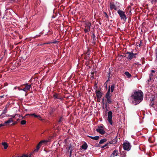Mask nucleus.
Here are the masks:
<instances>
[{
	"instance_id": "nucleus-1",
	"label": "nucleus",
	"mask_w": 157,
	"mask_h": 157,
	"mask_svg": "<svg viewBox=\"0 0 157 157\" xmlns=\"http://www.w3.org/2000/svg\"><path fill=\"white\" fill-rule=\"evenodd\" d=\"M143 95V93L141 90L135 91L131 96L133 100L132 103L135 105L139 104L142 101Z\"/></svg>"
},
{
	"instance_id": "nucleus-2",
	"label": "nucleus",
	"mask_w": 157,
	"mask_h": 157,
	"mask_svg": "<svg viewBox=\"0 0 157 157\" xmlns=\"http://www.w3.org/2000/svg\"><path fill=\"white\" fill-rule=\"evenodd\" d=\"M114 88V85L113 84L111 85V86H109V87L108 91L106 94L105 98L107 99V103L108 104H111L112 103V101L111 98V96L110 95V89H111V92L112 93L113 92Z\"/></svg>"
},
{
	"instance_id": "nucleus-3",
	"label": "nucleus",
	"mask_w": 157,
	"mask_h": 157,
	"mask_svg": "<svg viewBox=\"0 0 157 157\" xmlns=\"http://www.w3.org/2000/svg\"><path fill=\"white\" fill-rule=\"evenodd\" d=\"M117 13L121 20L125 21L127 18L126 17L125 12L123 10H118Z\"/></svg>"
},
{
	"instance_id": "nucleus-4",
	"label": "nucleus",
	"mask_w": 157,
	"mask_h": 157,
	"mask_svg": "<svg viewBox=\"0 0 157 157\" xmlns=\"http://www.w3.org/2000/svg\"><path fill=\"white\" fill-rule=\"evenodd\" d=\"M132 146L128 142H124L123 144V147L124 150L129 151L130 150Z\"/></svg>"
},
{
	"instance_id": "nucleus-5",
	"label": "nucleus",
	"mask_w": 157,
	"mask_h": 157,
	"mask_svg": "<svg viewBox=\"0 0 157 157\" xmlns=\"http://www.w3.org/2000/svg\"><path fill=\"white\" fill-rule=\"evenodd\" d=\"M104 128V126L102 125L101 126H98V128L96 129V131L100 134L103 135L105 132Z\"/></svg>"
},
{
	"instance_id": "nucleus-6",
	"label": "nucleus",
	"mask_w": 157,
	"mask_h": 157,
	"mask_svg": "<svg viewBox=\"0 0 157 157\" xmlns=\"http://www.w3.org/2000/svg\"><path fill=\"white\" fill-rule=\"evenodd\" d=\"M113 117V113L111 111H110L108 113V121L111 125L113 124L112 119Z\"/></svg>"
},
{
	"instance_id": "nucleus-7",
	"label": "nucleus",
	"mask_w": 157,
	"mask_h": 157,
	"mask_svg": "<svg viewBox=\"0 0 157 157\" xmlns=\"http://www.w3.org/2000/svg\"><path fill=\"white\" fill-rule=\"evenodd\" d=\"M48 142V141L46 140H44L41 141L37 145L36 147V149H35L34 150V152H37L43 144L46 143Z\"/></svg>"
},
{
	"instance_id": "nucleus-8",
	"label": "nucleus",
	"mask_w": 157,
	"mask_h": 157,
	"mask_svg": "<svg viewBox=\"0 0 157 157\" xmlns=\"http://www.w3.org/2000/svg\"><path fill=\"white\" fill-rule=\"evenodd\" d=\"M128 55V56L127 57V58L128 59L131 60L133 57H136V54L133 53L132 52H127L126 53Z\"/></svg>"
},
{
	"instance_id": "nucleus-9",
	"label": "nucleus",
	"mask_w": 157,
	"mask_h": 157,
	"mask_svg": "<svg viewBox=\"0 0 157 157\" xmlns=\"http://www.w3.org/2000/svg\"><path fill=\"white\" fill-rule=\"evenodd\" d=\"M95 93H96L97 98L99 99V100H100L103 94L100 91L97 90H96L95 91Z\"/></svg>"
},
{
	"instance_id": "nucleus-10",
	"label": "nucleus",
	"mask_w": 157,
	"mask_h": 157,
	"mask_svg": "<svg viewBox=\"0 0 157 157\" xmlns=\"http://www.w3.org/2000/svg\"><path fill=\"white\" fill-rule=\"evenodd\" d=\"M118 154V151L117 150H114L110 156V157H115Z\"/></svg>"
},
{
	"instance_id": "nucleus-11",
	"label": "nucleus",
	"mask_w": 157,
	"mask_h": 157,
	"mask_svg": "<svg viewBox=\"0 0 157 157\" xmlns=\"http://www.w3.org/2000/svg\"><path fill=\"white\" fill-rule=\"evenodd\" d=\"M13 121L12 120V118H9L8 121H6L4 123L1 124H4V126L6 125H8L9 124L11 123L12 122H13Z\"/></svg>"
},
{
	"instance_id": "nucleus-12",
	"label": "nucleus",
	"mask_w": 157,
	"mask_h": 157,
	"mask_svg": "<svg viewBox=\"0 0 157 157\" xmlns=\"http://www.w3.org/2000/svg\"><path fill=\"white\" fill-rule=\"evenodd\" d=\"M110 6L111 9H114V10H117L118 9L116 6L113 3L110 2Z\"/></svg>"
},
{
	"instance_id": "nucleus-13",
	"label": "nucleus",
	"mask_w": 157,
	"mask_h": 157,
	"mask_svg": "<svg viewBox=\"0 0 157 157\" xmlns=\"http://www.w3.org/2000/svg\"><path fill=\"white\" fill-rule=\"evenodd\" d=\"M29 115L32 116L34 117H35L37 118H38L39 120H41V116L39 115H36L35 113H33V114H28Z\"/></svg>"
},
{
	"instance_id": "nucleus-14",
	"label": "nucleus",
	"mask_w": 157,
	"mask_h": 157,
	"mask_svg": "<svg viewBox=\"0 0 157 157\" xmlns=\"http://www.w3.org/2000/svg\"><path fill=\"white\" fill-rule=\"evenodd\" d=\"M91 23H90L89 22H88V21L86 22L85 23V28H87L90 29V27L91 26Z\"/></svg>"
},
{
	"instance_id": "nucleus-15",
	"label": "nucleus",
	"mask_w": 157,
	"mask_h": 157,
	"mask_svg": "<svg viewBox=\"0 0 157 157\" xmlns=\"http://www.w3.org/2000/svg\"><path fill=\"white\" fill-rule=\"evenodd\" d=\"M88 145L86 143H84V144L81 146L82 148L85 150L87 149Z\"/></svg>"
},
{
	"instance_id": "nucleus-16",
	"label": "nucleus",
	"mask_w": 157,
	"mask_h": 157,
	"mask_svg": "<svg viewBox=\"0 0 157 157\" xmlns=\"http://www.w3.org/2000/svg\"><path fill=\"white\" fill-rule=\"evenodd\" d=\"M88 137H90L92 140H98L99 138V136H88Z\"/></svg>"
},
{
	"instance_id": "nucleus-17",
	"label": "nucleus",
	"mask_w": 157,
	"mask_h": 157,
	"mask_svg": "<svg viewBox=\"0 0 157 157\" xmlns=\"http://www.w3.org/2000/svg\"><path fill=\"white\" fill-rule=\"evenodd\" d=\"M21 117H22V119H23V117L21 116L18 114H15V119H17V121H18L20 119V118Z\"/></svg>"
},
{
	"instance_id": "nucleus-18",
	"label": "nucleus",
	"mask_w": 157,
	"mask_h": 157,
	"mask_svg": "<svg viewBox=\"0 0 157 157\" xmlns=\"http://www.w3.org/2000/svg\"><path fill=\"white\" fill-rule=\"evenodd\" d=\"M56 108H51L49 111V114L50 115H52L53 113L55 111Z\"/></svg>"
},
{
	"instance_id": "nucleus-19",
	"label": "nucleus",
	"mask_w": 157,
	"mask_h": 157,
	"mask_svg": "<svg viewBox=\"0 0 157 157\" xmlns=\"http://www.w3.org/2000/svg\"><path fill=\"white\" fill-rule=\"evenodd\" d=\"M124 74L127 76V77L130 78L132 77L131 75L128 71L125 72Z\"/></svg>"
},
{
	"instance_id": "nucleus-20",
	"label": "nucleus",
	"mask_w": 157,
	"mask_h": 157,
	"mask_svg": "<svg viewBox=\"0 0 157 157\" xmlns=\"http://www.w3.org/2000/svg\"><path fill=\"white\" fill-rule=\"evenodd\" d=\"M2 145L4 146L5 149H7L8 147V145L6 142H4L2 143Z\"/></svg>"
},
{
	"instance_id": "nucleus-21",
	"label": "nucleus",
	"mask_w": 157,
	"mask_h": 157,
	"mask_svg": "<svg viewBox=\"0 0 157 157\" xmlns=\"http://www.w3.org/2000/svg\"><path fill=\"white\" fill-rule=\"evenodd\" d=\"M25 88L27 91H28L31 88V85H28V84H25Z\"/></svg>"
},
{
	"instance_id": "nucleus-22",
	"label": "nucleus",
	"mask_w": 157,
	"mask_h": 157,
	"mask_svg": "<svg viewBox=\"0 0 157 157\" xmlns=\"http://www.w3.org/2000/svg\"><path fill=\"white\" fill-rule=\"evenodd\" d=\"M107 141V140L106 139H101V140L99 142V143L100 144H102L103 143H104L106 142Z\"/></svg>"
},
{
	"instance_id": "nucleus-23",
	"label": "nucleus",
	"mask_w": 157,
	"mask_h": 157,
	"mask_svg": "<svg viewBox=\"0 0 157 157\" xmlns=\"http://www.w3.org/2000/svg\"><path fill=\"white\" fill-rule=\"evenodd\" d=\"M21 123L22 125H24L26 123V121L25 120H22L21 122Z\"/></svg>"
},
{
	"instance_id": "nucleus-24",
	"label": "nucleus",
	"mask_w": 157,
	"mask_h": 157,
	"mask_svg": "<svg viewBox=\"0 0 157 157\" xmlns=\"http://www.w3.org/2000/svg\"><path fill=\"white\" fill-rule=\"evenodd\" d=\"M154 76L153 74L151 73L149 75V78L150 80L151 79V78Z\"/></svg>"
},
{
	"instance_id": "nucleus-25",
	"label": "nucleus",
	"mask_w": 157,
	"mask_h": 157,
	"mask_svg": "<svg viewBox=\"0 0 157 157\" xmlns=\"http://www.w3.org/2000/svg\"><path fill=\"white\" fill-rule=\"evenodd\" d=\"M154 102L153 100H152L150 102V106H152L153 105H154Z\"/></svg>"
},
{
	"instance_id": "nucleus-26",
	"label": "nucleus",
	"mask_w": 157,
	"mask_h": 157,
	"mask_svg": "<svg viewBox=\"0 0 157 157\" xmlns=\"http://www.w3.org/2000/svg\"><path fill=\"white\" fill-rule=\"evenodd\" d=\"M90 29L87 28H85L84 29V31L85 33H87L90 31Z\"/></svg>"
},
{
	"instance_id": "nucleus-27",
	"label": "nucleus",
	"mask_w": 157,
	"mask_h": 157,
	"mask_svg": "<svg viewBox=\"0 0 157 157\" xmlns=\"http://www.w3.org/2000/svg\"><path fill=\"white\" fill-rule=\"evenodd\" d=\"M11 2H18V0H9Z\"/></svg>"
},
{
	"instance_id": "nucleus-28",
	"label": "nucleus",
	"mask_w": 157,
	"mask_h": 157,
	"mask_svg": "<svg viewBox=\"0 0 157 157\" xmlns=\"http://www.w3.org/2000/svg\"><path fill=\"white\" fill-rule=\"evenodd\" d=\"M10 117H11V118H15V114L13 115L10 116Z\"/></svg>"
},
{
	"instance_id": "nucleus-29",
	"label": "nucleus",
	"mask_w": 157,
	"mask_h": 157,
	"mask_svg": "<svg viewBox=\"0 0 157 157\" xmlns=\"http://www.w3.org/2000/svg\"><path fill=\"white\" fill-rule=\"evenodd\" d=\"M63 119L62 117H60L59 119V123L60 122L63 121Z\"/></svg>"
},
{
	"instance_id": "nucleus-30",
	"label": "nucleus",
	"mask_w": 157,
	"mask_h": 157,
	"mask_svg": "<svg viewBox=\"0 0 157 157\" xmlns=\"http://www.w3.org/2000/svg\"><path fill=\"white\" fill-rule=\"evenodd\" d=\"M108 145V144H106L105 145H103V146H102L101 147L102 148H103L107 146Z\"/></svg>"
},
{
	"instance_id": "nucleus-31",
	"label": "nucleus",
	"mask_w": 157,
	"mask_h": 157,
	"mask_svg": "<svg viewBox=\"0 0 157 157\" xmlns=\"http://www.w3.org/2000/svg\"><path fill=\"white\" fill-rule=\"evenodd\" d=\"M155 71L154 70H151V73H155Z\"/></svg>"
},
{
	"instance_id": "nucleus-32",
	"label": "nucleus",
	"mask_w": 157,
	"mask_h": 157,
	"mask_svg": "<svg viewBox=\"0 0 157 157\" xmlns=\"http://www.w3.org/2000/svg\"><path fill=\"white\" fill-rule=\"evenodd\" d=\"M106 144H108V145L109 144H113V141H109V142H107Z\"/></svg>"
},
{
	"instance_id": "nucleus-33",
	"label": "nucleus",
	"mask_w": 157,
	"mask_h": 157,
	"mask_svg": "<svg viewBox=\"0 0 157 157\" xmlns=\"http://www.w3.org/2000/svg\"><path fill=\"white\" fill-rule=\"evenodd\" d=\"M21 90H23L25 92L27 91V90L25 89V88H24L23 89H21Z\"/></svg>"
},
{
	"instance_id": "nucleus-34",
	"label": "nucleus",
	"mask_w": 157,
	"mask_h": 157,
	"mask_svg": "<svg viewBox=\"0 0 157 157\" xmlns=\"http://www.w3.org/2000/svg\"><path fill=\"white\" fill-rule=\"evenodd\" d=\"M157 1V0H151V2H156Z\"/></svg>"
},
{
	"instance_id": "nucleus-35",
	"label": "nucleus",
	"mask_w": 157,
	"mask_h": 157,
	"mask_svg": "<svg viewBox=\"0 0 157 157\" xmlns=\"http://www.w3.org/2000/svg\"><path fill=\"white\" fill-rule=\"evenodd\" d=\"M95 35L94 34H93V40H95Z\"/></svg>"
},
{
	"instance_id": "nucleus-36",
	"label": "nucleus",
	"mask_w": 157,
	"mask_h": 157,
	"mask_svg": "<svg viewBox=\"0 0 157 157\" xmlns=\"http://www.w3.org/2000/svg\"><path fill=\"white\" fill-rule=\"evenodd\" d=\"M72 150L71 149V150L70 151V157H71V153H72Z\"/></svg>"
},
{
	"instance_id": "nucleus-37",
	"label": "nucleus",
	"mask_w": 157,
	"mask_h": 157,
	"mask_svg": "<svg viewBox=\"0 0 157 157\" xmlns=\"http://www.w3.org/2000/svg\"><path fill=\"white\" fill-rule=\"evenodd\" d=\"M104 13H105V16L106 17L108 18V15H107V14L106 13H105V12H104Z\"/></svg>"
},
{
	"instance_id": "nucleus-38",
	"label": "nucleus",
	"mask_w": 157,
	"mask_h": 157,
	"mask_svg": "<svg viewBox=\"0 0 157 157\" xmlns=\"http://www.w3.org/2000/svg\"><path fill=\"white\" fill-rule=\"evenodd\" d=\"M50 43H44L43 44H40V45H43L44 44H49Z\"/></svg>"
},
{
	"instance_id": "nucleus-39",
	"label": "nucleus",
	"mask_w": 157,
	"mask_h": 157,
	"mask_svg": "<svg viewBox=\"0 0 157 157\" xmlns=\"http://www.w3.org/2000/svg\"><path fill=\"white\" fill-rule=\"evenodd\" d=\"M3 126H4V124H0V128Z\"/></svg>"
},
{
	"instance_id": "nucleus-40",
	"label": "nucleus",
	"mask_w": 157,
	"mask_h": 157,
	"mask_svg": "<svg viewBox=\"0 0 157 157\" xmlns=\"http://www.w3.org/2000/svg\"><path fill=\"white\" fill-rule=\"evenodd\" d=\"M71 147V144H70V145L68 148V150H69Z\"/></svg>"
},
{
	"instance_id": "nucleus-41",
	"label": "nucleus",
	"mask_w": 157,
	"mask_h": 157,
	"mask_svg": "<svg viewBox=\"0 0 157 157\" xmlns=\"http://www.w3.org/2000/svg\"><path fill=\"white\" fill-rule=\"evenodd\" d=\"M102 102H103V104H104V98H103V99H102Z\"/></svg>"
},
{
	"instance_id": "nucleus-42",
	"label": "nucleus",
	"mask_w": 157,
	"mask_h": 157,
	"mask_svg": "<svg viewBox=\"0 0 157 157\" xmlns=\"http://www.w3.org/2000/svg\"><path fill=\"white\" fill-rule=\"evenodd\" d=\"M56 42H57V41H55L53 42H52V43L56 44Z\"/></svg>"
},
{
	"instance_id": "nucleus-43",
	"label": "nucleus",
	"mask_w": 157,
	"mask_h": 157,
	"mask_svg": "<svg viewBox=\"0 0 157 157\" xmlns=\"http://www.w3.org/2000/svg\"><path fill=\"white\" fill-rule=\"evenodd\" d=\"M97 100H98V101H100V100H99V99H98V98H97Z\"/></svg>"
},
{
	"instance_id": "nucleus-44",
	"label": "nucleus",
	"mask_w": 157,
	"mask_h": 157,
	"mask_svg": "<svg viewBox=\"0 0 157 157\" xmlns=\"http://www.w3.org/2000/svg\"><path fill=\"white\" fill-rule=\"evenodd\" d=\"M5 114V113H2V114L1 115V116L3 114Z\"/></svg>"
},
{
	"instance_id": "nucleus-45",
	"label": "nucleus",
	"mask_w": 157,
	"mask_h": 157,
	"mask_svg": "<svg viewBox=\"0 0 157 157\" xmlns=\"http://www.w3.org/2000/svg\"><path fill=\"white\" fill-rule=\"evenodd\" d=\"M3 96H0V97H1V98H2L3 97Z\"/></svg>"
},
{
	"instance_id": "nucleus-46",
	"label": "nucleus",
	"mask_w": 157,
	"mask_h": 157,
	"mask_svg": "<svg viewBox=\"0 0 157 157\" xmlns=\"http://www.w3.org/2000/svg\"><path fill=\"white\" fill-rule=\"evenodd\" d=\"M52 17L54 18H55V17L54 16H53Z\"/></svg>"
},
{
	"instance_id": "nucleus-47",
	"label": "nucleus",
	"mask_w": 157,
	"mask_h": 157,
	"mask_svg": "<svg viewBox=\"0 0 157 157\" xmlns=\"http://www.w3.org/2000/svg\"><path fill=\"white\" fill-rule=\"evenodd\" d=\"M130 7V6H128V7L129 8Z\"/></svg>"
},
{
	"instance_id": "nucleus-48",
	"label": "nucleus",
	"mask_w": 157,
	"mask_h": 157,
	"mask_svg": "<svg viewBox=\"0 0 157 157\" xmlns=\"http://www.w3.org/2000/svg\"><path fill=\"white\" fill-rule=\"evenodd\" d=\"M106 87H107V85H106Z\"/></svg>"
},
{
	"instance_id": "nucleus-49",
	"label": "nucleus",
	"mask_w": 157,
	"mask_h": 157,
	"mask_svg": "<svg viewBox=\"0 0 157 157\" xmlns=\"http://www.w3.org/2000/svg\"><path fill=\"white\" fill-rule=\"evenodd\" d=\"M130 13H131V10H130Z\"/></svg>"
},
{
	"instance_id": "nucleus-50",
	"label": "nucleus",
	"mask_w": 157,
	"mask_h": 157,
	"mask_svg": "<svg viewBox=\"0 0 157 157\" xmlns=\"http://www.w3.org/2000/svg\"><path fill=\"white\" fill-rule=\"evenodd\" d=\"M136 9H137V8L136 9H135V10H136Z\"/></svg>"
},
{
	"instance_id": "nucleus-51",
	"label": "nucleus",
	"mask_w": 157,
	"mask_h": 157,
	"mask_svg": "<svg viewBox=\"0 0 157 157\" xmlns=\"http://www.w3.org/2000/svg\"><path fill=\"white\" fill-rule=\"evenodd\" d=\"M6 10H8V9H6Z\"/></svg>"
}]
</instances>
